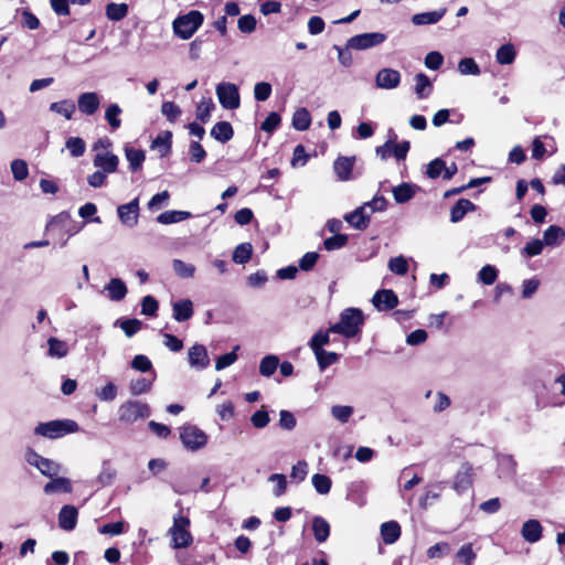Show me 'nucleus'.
Segmentation results:
<instances>
[{
	"mask_svg": "<svg viewBox=\"0 0 565 565\" xmlns=\"http://www.w3.org/2000/svg\"><path fill=\"white\" fill-rule=\"evenodd\" d=\"M76 106L71 99H63L61 102H54L50 105V110L63 116L65 119H72L75 113Z\"/></svg>",
	"mask_w": 565,
	"mask_h": 565,
	"instance_id": "36",
	"label": "nucleus"
},
{
	"mask_svg": "<svg viewBox=\"0 0 565 565\" xmlns=\"http://www.w3.org/2000/svg\"><path fill=\"white\" fill-rule=\"evenodd\" d=\"M215 93L221 106L234 110L241 105L238 87L230 82H222L216 85Z\"/></svg>",
	"mask_w": 565,
	"mask_h": 565,
	"instance_id": "8",
	"label": "nucleus"
},
{
	"mask_svg": "<svg viewBox=\"0 0 565 565\" xmlns=\"http://www.w3.org/2000/svg\"><path fill=\"white\" fill-rule=\"evenodd\" d=\"M161 113L170 122H175L182 111L173 102H164L161 106Z\"/></svg>",
	"mask_w": 565,
	"mask_h": 565,
	"instance_id": "57",
	"label": "nucleus"
},
{
	"mask_svg": "<svg viewBox=\"0 0 565 565\" xmlns=\"http://www.w3.org/2000/svg\"><path fill=\"white\" fill-rule=\"evenodd\" d=\"M233 135H234V131H233L232 125L228 121H218L211 129V136L215 140L223 142V143L231 140Z\"/></svg>",
	"mask_w": 565,
	"mask_h": 565,
	"instance_id": "31",
	"label": "nucleus"
},
{
	"mask_svg": "<svg viewBox=\"0 0 565 565\" xmlns=\"http://www.w3.org/2000/svg\"><path fill=\"white\" fill-rule=\"evenodd\" d=\"M416 189L417 186L414 184L402 183L397 186H394L392 193L396 203L403 204L411 201L414 198Z\"/></svg>",
	"mask_w": 565,
	"mask_h": 565,
	"instance_id": "27",
	"label": "nucleus"
},
{
	"mask_svg": "<svg viewBox=\"0 0 565 565\" xmlns=\"http://www.w3.org/2000/svg\"><path fill=\"white\" fill-rule=\"evenodd\" d=\"M364 323V315L358 308H347L340 315L339 322L332 324L329 331L345 338H353L360 333Z\"/></svg>",
	"mask_w": 565,
	"mask_h": 565,
	"instance_id": "1",
	"label": "nucleus"
},
{
	"mask_svg": "<svg viewBox=\"0 0 565 565\" xmlns=\"http://www.w3.org/2000/svg\"><path fill=\"white\" fill-rule=\"evenodd\" d=\"M65 147L74 158L82 157L86 150V143L79 137H70L65 142Z\"/></svg>",
	"mask_w": 565,
	"mask_h": 565,
	"instance_id": "46",
	"label": "nucleus"
},
{
	"mask_svg": "<svg viewBox=\"0 0 565 565\" xmlns=\"http://www.w3.org/2000/svg\"><path fill=\"white\" fill-rule=\"evenodd\" d=\"M203 21V14L200 11L192 10L174 19L172 23L173 32L178 38L189 40L202 25Z\"/></svg>",
	"mask_w": 565,
	"mask_h": 565,
	"instance_id": "3",
	"label": "nucleus"
},
{
	"mask_svg": "<svg viewBox=\"0 0 565 565\" xmlns=\"http://www.w3.org/2000/svg\"><path fill=\"white\" fill-rule=\"evenodd\" d=\"M446 13V9H440L430 12L416 13L412 18L415 25H426L437 23Z\"/></svg>",
	"mask_w": 565,
	"mask_h": 565,
	"instance_id": "32",
	"label": "nucleus"
},
{
	"mask_svg": "<svg viewBox=\"0 0 565 565\" xmlns=\"http://www.w3.org/2000/svg\"><path fill=\"white\" fill-rule=\"evenodd\" d=\"M386 35L381 32L362 33L348 40V49L367 50L382 44Z\"/></svg>",
	"mask_w": 565,
	"mask_h": 565,
	"instance_id": "10",
	"label": "nucleus"
},
{
	"mask_svg": "<svg viewBox=\"0 0 565 565\" xmlns=\"http://www.w3.org/2000/svg\"><path fill=\"white\" fill-rule=\"evenodd\" d=\"M139 211L140 207L138 198H135L129 203L121 204L117 207V214L121 224L129 228H132L138 224Z\"/></svg>",
	"mask_w": 565,
	"mask_h": 565,
	"instance_id": "11",
	"label": "nucleus"
},
{
	"mask_svg": "<svg viewBox=\"0 0 565 565\" xmlns=\"http://www.w3.org/2000/svg\"><path fill=\"white\" fill-rule=\"evenodd\" d=\"M312 484L319 494H327L331 489V479L326 475L316 473L312 476Z\"/></svg>",
	"mask_w": 565,
	"mask_h": 565,
	"instance_id": "49",
	"label": "nucleus"
},
{
	"mask_svg": "<svg viewBox=\"0 0 565 565\" xmlns=\"http://www.w3.org/2000/svg\"><path fill=\"white\" fill-rule=\"evenodd\" d=\"M107 292V298L111 301H120L127 295V286L120 278H111L104 287Z\"/></svg>",
	"mask_w": 565,
	"mask_h": 565,
	"instance_id": "21",
	"label": "nucleus"
},
{
	"mask_svg": "<svg viewBox=\"0 0 565 565\" xmlns=\"http://www.w3.org/2000/svg\"><path fill=\"white\" fill-rule=\"evenodd\" d=\"M190 526V520L181 514L174 516L173 525L169 530L172 536L173 548H184L192 544L193 537L188 530Z\"/></svg>",
	"mask_w": 565,
	"mask_h": 565,
	"instance_id": "5",
	"label": "nucleus"
},
{
	"mask_svg": "<svg viewBox=\"0 0 565 565\" xmlns=\"http://www.w3.org/2000/svg\"><path fill=\"white\" fill-rule=\"evenodd\" d=\"M116 324H119L128 338L134 337L142 327V322L138 319L117 320Z\"/></svg>",
	"mask_w": 565,
	"mask_h": 565,
	"instance_id": "47",
	"label": "nucleus"
},
{
	"mask_svg": "<svg viewBox=\"0 0 565 565\" xmlns=\"http://www.w3.org/2000/svg\"><path fill=\"white\" fill-rule=\"evenodd\" d=\"M125 156L129 162V168L131 171L139 170L142 167V163L146 159L143 150L136 149L129 146L125 147Z\"/></svg>",
	"mask_w": 565,
	"mask_h": 565,
	"instance_id": "34",
	"label": "nucleus"
},
{
	"mask_svg": "<svg viewBox=\"0 0 565 565\" xmlns=\"http://www.w3.org/2000/svg\"><path fill=\"white\" fill-rule=\"evenodd\" d=\"M72 491L73 487L71 480L64 477L52 478V480L43 487L45 494L71 493Z\"/></svg>",
	"mask_w": 565,
	"mask_h": 565,
	"instance_id": "22",
	"label": "nucleus"
},
{
	"mask_svg": "<svg viewBox=\"0 0 565 565\" xmlns=\"http://www.w3.org/2000/svg\"><path fill=\"white\" fill-rule=\"evenodd\" d=\"M381 535L385 544H394L401 536V526L396 521H388L381 525Z\"/></svg>",
	"mask_w": 565,
	"mask_h": 565,
	"instance_id": "28",
	"label": "nucleus"
},
{
	"mask_svg": "<svg viewBox=\"0 0 565 565\" xmlns=\"http://www.w3.org/2000/svg\"><path fill=\"white\" fill-rule=\"evenodd\" d=\"M445 169V161L440 158H436L430 161L427 166L426 175L429 179H437L443 175Z\"/></svg>",
	"mask_w": 565,
	"mask_h": 565,
	"instance_id": "64",
	"label": "nucleus"
},
{
	"mask_svg": "<svg viewBox=\"0 0 565 565\" xmlns=\"http://www.w3.org/2000/svg\"><path fill=\"white\" fill-rule=\"evenodd\" d=\"M78 424L72 419H55L45 423H40L35 428V435L55 439L70 433L78 431Z\"/></svg>",
	"mask_w": 565,
	"mask_h": 565,
	"instance_id": "2",
	"label": "nucleus"
},
{
	"mask_svg": "<svg viewBox=\"0 0 565 565\" xmlns=\"http://www.w3.org/2000/svg\"><path fill=\"white\" fill-rule=\"evenodd\" d=\"M188 361L191 367L202 371L210 364L207 350L202 344H194L189 349Z\"/></svg>",
	"mask_w": 565,
	"mask_h": 565,
	"instance_id": "13",
	"label": "nucleus"
},
{
	"mask_svg": "<svg viewBox=\"0 0 565 565\" xmlns=\"http://www.w3.org/2000/svg\"><path fill=\"white\" fill-rule=\"evenodd\" d=\"M78 510L71 504L62 507L58 512V526L64 531H73L76 527Z\"/></svg>",
	"mask_w": 565,
	"mask_h": 565,
	"instance_id": "16",
	"label": "nucleus"
},
{
	"mask_svg": "<svg viewBox=\"0 0 565 565\" xmlns=\"http://www.w3.org/2000/svg\"><path fill=\"white\" fill-rule=\"evenodd\" d=\"M269 482L275 483V488L273 490V493L275 497L282 495L287 490V478L282 473H273L268 478Z\"/></svg>",
	"mask_w": 565,
	"mask_h": 565,
	"instance_id": "53",
	"label": "nucleus"
},
{
	"mask_svg": "<svg viewBox=\"0 0 565 565\" xmlns=\"http://www.w3.org/2000/svg\"><path fill=\"white\" fill-rule=\"evenodd\" d=\"M372 303L380 311L391 310L398 305V297L392 289H381L373 296Z\"/></svg>",
	"mask_w": 565,
	"mask_h": 565,
	"instance_id": "14",
	"label": "nucleus"
},
{
	"mask_svg": "<svg viewBox=\"0 0 565 565\" xmlns=\"http://www.w3.org/2000/svg\"><path fill=\"white\" fill-rule=\"evenodd\" d=\"M128 13V6L126 3L110 2L106 7V15L111 21H120Z\"/></svg>",
	"mask_w": 565,
	"mask_h": 565,
	"instance_id": "44",
	"label": "nucleus"
},
{
	"mask_svg": "<svg viewBox=\"0 0 565 565\" xmlns=\"http://www.w3.org/2000/svg\"><path fill=\"white\" fill-rule=\"evenodd\" d=\"M388 268L392 273L403 276L408 271V264L405 257L397 256L388 260Z\"/></svg>",
	"mask_w": 565,
	"mask_h": 565,
	"instance_id": "55",
	"label": "nucleus"
},
{
	"mask_svg": "<svg viewBox=\"0 0 565 565\" xmlns=\"http://www.w3.org/2000/svg\"><path fill=\"white\" fill-rule=\"evenodd\" d=\"M152 387V380L147 377L132 379L129 383V393L132 396H139L148 393Z\"/></svg>",
	"mask_w": 565,
	"mask_h": 565,
	"instance_id": "39",
	"label": "nucleus"
},
{
	"mask_svg": "<svg viewBox=\"0 0 565 565\" xmlns=\"http://www.w3.org/2000/svg\"><path fill=\"white\" fill-rule=\"evenodd\" d=\"M456 557L465 565H472L476 559V553L472 550V544L468 543L462 545L457 552Z\"/></svg>",
	"mask_w": 565,
	"mask_h": 565,
	"instance_id": "54",
	"label": "nucleus"
},
{
	"mask_svg": "<svg viewBox=\"0 0 565 565\" xmlns=\"http://www.w3.org/2000/svg\"><path fill=\"white\" fill-rule=\"evenodd\" d=\"M96 396L103 402H111L117 396V386L109 382L104 387L96 391Z\"/></svg>",
	"mask_w": 565,
	"mask_h": 565,
	"instance_id": "63",
	"label": "nucleus"
},
{
	"mask_svg": "<svg viewBox=\"0 0 565 565\" xmlns=\"http://www.w3.org/2000/svg\"><path fill=\"white\" fill-rule=\"evenodd\" d=\"M401 83V73L393 68H382L375 76V84L381 89H394Z\"/></svg>",
	"mask_w": 565,
	"mask_h": 565,
	"instance_id": "12",
	"label": "nucleus"
},
{
	"mask_svg": "<svg viewBox=\"0 0 565 565\" xmlns=\"http://www.w3.org/2000/svg\"><path fill=\"white\" fill-rule=\"evenodd\" d=\"M543 533V526L535 519L525 521L521 529V535L527 543H536L541 540Z\"/></svg>",
	"mask_w": 565,
	"mask_h": 565,
	"instance_id": "19",
	"label": "nucleus"
},
{
	"mask_svg": "<svg viewBox=\"0 0 565 565\" xmlns=\"http://www.w3.org/2000/svg\"><path fill=\"white\" fill-rule=\"evenodd\" d=\"M311 124L310 113L306 108H299L294 113L292 127L296 130L303 131L309 128Z\"/></svg>",
	"mask_w": 565,
	"mask_h": 565,
	"instance_id": "40",
	"label": "nucleus"
},
{
	"mask_svg": "<svg viewBox=\"0 0 565 565\" xmlns=\"http://www.w3.org/2000/svg\"><path fill=\"white\" fill-rule=\"evenodd\" d=\"M172 313L174 320L183 322L193 316V303L190 299L180 300L173 303Z\"/></svg>",
	"mask_w": 565,
	"mask_h": 565,
	"instance_id": "24",
	"label": "nucleus"
},
{
	"mask_svg": "<svg viewBox=\"0 0 565 565\" xmlns=\"http://www.w3.org/2000/svg\"><path fill=\"white\" fill-rule=\"evenodd\" d=\"M279 365V359L276 355L269 354L262 359L259 363V373L265 377L271 376Z\"/></svg>",
	"mask_w": 565,
	"mask_h": 565,
	"instance_id": "41",
	"label": "nucleus"
},
{
	"mask_svg": "<svg viewBox=\"0 0 565 565\" xmlns=\"http://www.w3.org/2000/svg\"><path fill=\"white\" fill-rule=\"evenodd\" d=\"M476 210V205L467 199L458 200L450 210V221L452 223L460 222L468 212Z\"/></svg>",
	"mask_w": 565,
	"mask_h": 565,
	"instance_id": "25",
	"label": "nucleus"
},
{
	"mask_svg": "<svg viewBox=\"0 0 565 565\" xmlns=\"http://www.w3.org/2000/svg\"><path fill=\"white\" fill-rule=\"evenodd\" d=\"M354 160V157H340L334 161L333 170L338 175L339 180L348 181L351 179Z\"/></svg>",
	"mask_w": 565,
	"mask_h": 565,
	"instance_id": "23",
	"label": "nucleus"
},
{
	"mask_svg": "<svg viewBox=\"0 0 565 565\" xmlns=\"http://www.w3.org/2000/svg\"><path fill=\"white\" fill-rule=\"evenodd\" d=\"M11 172L17 181H23L28 178L29 169L24 160L15 159L11 162Z\"/></svg>",
	"mask_w": 565,
	"mask_h": 565,
	"instance_id": "51",
	"label": "nucleus"
},
{
	"mask_svg": "<svg viewBox=\"0 0 565 565\" xmlns=\"http://www.w3.org/2000/svg\"><path fill=\"white\" fill-rule=\"evenodd\" d=\"M122 110L118 104H110L105 111V119L113 130H116L120 127L121 120L120 115Z\"/></svg>",
	"mask_w": 565,
	"mask_h": 565,
	"instance_id": "43",
	"label": "nucleus"
},
{
	"mask_svg": "<svg viewBox=\"0 0 565 565\" xmlns=\"http://www.w3.org/2000/svg\"><path fill=\"white\" fill-rule=\"evenodd\" d=\"M252 253V245L249 243H242L235 247L232 259L234 263L243 265L250 259Z\"/></svg>",
	"mask_w": 565,
	"mask_h": 565,
	"instance_id": "42",
	"label": "nucleus"
},
{
	"mask_svg": "<svg viewBox=\"0 0 565 565\" xmlns=\"http://www.w3.org/2000/svg\"><path fill=\"white\" fill-rule=\"evenodd\" d=\"M516 52L511 43H505L501 45L495 54L497 62L501 65L512 64L515 60Z\"/></svg>",
	"mask_w": 565,
	"mask_h": 565,
	"instance_id": "37",
	"label": "nucleus"
},
{
	"mask_svg": "<svg viewBox=\"0 0 565 565\" xmlns=\"http://www.w3.org/2000/svg\"><path fill=\"white\" fill-rule=\"evenodd\" d=\"M371 212L366 211V207L362 205L355 209L353 212L344 215V220L355 230H365L369 226Z\"/></svg>",
	"mask_w": 565,
	"mask_h": 565,
	"instance_id": "18",
	"label": "nucleus"
},
{
	"mask_svg": "<svg viewBox=\"0 0 565 565\" xmlns=\"http://www.w3.org/2000/svg\"><path fill=\"white\" fill-rule=\"evenodd\" d=\"M100 105V97L95 92H86L78 96L77 107L78 110L86 116L94 115Z\"/></svg>",
	"mask_w": 565,
	"mask_h": 565,
	"instance_id": "15",
	"label": "nucleus"
},
{
	"mask_svg": "<svg viewBox=\"0 0 565 565\" xmlns=\"http://www.w3.org/2000/svg\"><path fill=\"white\" fill-rule=\"evenodd\" d=\"M24 459L30 466L36 468L45 477L53 478L61 471L60 463L49 458L42 457L32 448L26 449Z\"/></svg>",
	"mask_w": 565,
	"mask_h": 565,
	"instance_id": "6",
	"label": "nucleus"
},
{
	"mask_svg": "<svg viewBox=\"0 0 565 565\" xmlns=\"http://www.w3.org/2000/svg\"><path fill=\"white\" fill-rule=\"evenodd\" d=\"M214 107L211 98L201 100L196 107V118L202 122H206Z\"/></svg>",
	"mask_w": 565,
	"mask_h": 565,
	"instance_id": "50",
	"label": "nucleus"
},
{
	"mask_svg": "<svg viewBox=\"0 0 565 565\" xmlns=\"http://www.w3.org/2000/svg\"><path fill=\"white\" fill-rule=\"evenodd\" d=\"M348 243V236L344 234H335L328 237L323 242V246L327 250H335L344 247Z\"/></svg>",
	"mask_w": 565,
	"mask_h": 565,
	"instance_id": "56",
	"label": "nucleus"
},
{
	"mask_svg": "<svg viewBox=\"0 0 565 565\" xmlns=\"http://www.w3.org/2000/svg\"><path fill=\"white\" fill-rule=\"evenodd\" d=\"M353 407L348 405H333L331 407V415L338 422L345 424L353 415Z\"/></svg>",
	"mask_w": 565,
	"mask_h": 565,
	"instance_id": "48",
	"label": "nucleus"
},
{
	"mask_svg": "<svg viewBox=\"0 0 565 565\" xmlns=\"http://www.w3.org/2000/svg\"><path fill=\"white\" fill-rule=\"evenodd\" d=\"M94 167L106 173H114L117 171L119 159L116 154L110 152H98L93 159Z\"/></svg>",
	"mask_w": 565,
	"mask_h": 565,
	"instance_id": "17",
	"label": "nucleus"
},
{
	"mask_svg": "<svg viewBox=\"0 0 565 565\" xmlns=\"http://www.w3.org/2000/svg\"><path fill=\"white\" fill-rule=\"evenodd\" d=\"M47 355L54 359H63L68 354V345L65 341L51 337L47 340Z\"/></svg>",
	"mask_w": 565,
	"mask_h": 565,
	"instance_id": "33",
	"label": "nucleus"
},
{
	"mask_svg": "<svg viewBox=\"0 0 565 565\" xmlns=\"http://www.w3.org/2000/svg\"><path fill=\"white\" fill-rule=\"evenodd\" d=\"M315 355L321 371L327 369L329 365L335 363L339 359V355L337 353L328 352L326 350L317 352Z\"/></svg>",
	"mask_w": 565,
	"mask_h": 565,
	"instance_id": "59",
	"label": "nucleus"
},
{
	"mask_svg": "<svg viewBox=\"0 0 565 565\" xmlns=\"http://www.w3.org/2000/svg\"><path fill=\"white\" fill-rule=\"evenodd\" d=\"M149 416V405L137 399L126 401L118 408V419L125 424H131Z\"/></svg>",
	"mask_w": 565,
	"mask_h": 565,
	"instance_id": "4",
	"label": "nucleus"
},
{
	"mask_svg": "<svg viewBox=\"0 0 565 565\" xmlns=\"http://www.w3.org/2000/svg\"><path fill=\"white\" fill-rule=\"evenodd\" d=\"M516 462L510 455L498 458V475L501 479H512L515 475Z\"/></svg>",
	"mask_w": 565,
	"mask_h": 565,
	"instance_id": "26",
	"label": "nucleus"
},
{
	"mask_svg": "<svg viewBox=\"0 0 565 565\" xmlns=\"http://www.w3.org/2000/svg\"><path fill=\"white\" fill-rule=\"evenodd\" d=\"M180 438L183 446L191 451L203 448L207 443V435L194 425H186L181 428Z\"/></svg>",
	"mask_w": 565,
	"mask_h": 565,
	"instance_id": "9",
	"label": "nucleus"
},
{
	"mask_svg": "<svg viewBox=\"0 0 565 565\" xmlns=\"http://www.w3.org/2000/svg\"><path fill=\"white\" fill-rule=\"evenodd\" d=\"M565 237V231L557 226V225H551L547 227L543 233V243L547 246H555L559 244L563 238Z\"/></svg>",
	"mask_w": 565,
	"mask_h": 565,
	"instance_id": "35",
	"label": "nucleus"
},
{
	"mask_svg": "<svg viewBox=\"0 0 565 565\" xmlns=\"http://www.w3.org/2000/svg\"><path fill=\"white\" fill-rule=\"evenodd\" d=\"M478 277L484 285H492L498 277V270L492 265H486L480 269Z\"/></svg>",
	"mask_w": 565,
	"mask_h": 565,
	"instance_id": "62",
	"label": "nucleus"
},
{
	"mask_svg": "<svg viewBox=\"0 0 565 565\" xmlns=\"http://www.w3.org/2000/svg\"><path fill=\"white\" fill-rule=\"evenodd\" d=\"M117 477V470L113 467L109 460H104L102 463L100 472L97 476V483L100 487H108L114 483Z\"/></svg>",
	"mask_w": 565,
	"mask_h": 565,
	"instance_id": "30",
	"label": "nucleus"
},
{
	"mask_svg": "<svg viewBox=\"0 0 565 565\" xmlns=\"http://www.w3.org/2000/svg\"><path fill=\"white\" fill-rule=\"evenodd\" d=\"M172 268L180 278H192L195 273V266L192 264L184 263L181 259L172 260Z\"/></svg>",
	"mask_w": 565,
	"mask_h": 565,
	"instance_id": "45",
	"label": "nucleus"
},
{
	"mask_svg": "<svg viewBox=\"0 0 565 565\" xmlns=\"http://www.w3.org/2000/svg\"><path fill=\"white\" fill-rule=\"evenodd\" d=\"M190 217L191 213L188 211H166L157 217V221L160 224H173L182 222Z\"/></svg>",
	"mask_w": 565,
	"mask_h": 565,
	"instance_id": "38",
	"label": "nucleus"
},
{
	"mask_svg": "<svg viewBox=\"0 0 565 565\" xmlns=\"http://www.w3.org/2000/svg\"><path fill=\"white\" fill-rule=\"evenodd\" d=\"M329 330L328 332H317L310 340V348L312 349L313 353L316 354L317 352H320V351H324L322 349L323 345L328 344L329 341H330V338H329Z\"/></svg>",
	"mask_w": 565,
	"mask_h": 565,
	"instance_id": "60",
	"label": "nucleus"
},
{
	"mask_svg": "<svg viewBox=\"0 0 565 565\" xmlns=\"http://www.w3.org/2000/svg\"><path fill=\"white\" fill-rule=\"evenodd\" d=\"M397 135H394V138H388L386 142L375 149V153L382 160H386L391 157H394L396 160H404L407 157V153L411 148V143L407 140H404L399 143L396 142Z\"/></svg>",
	"mask_w": 565,
	"mask_h": 565,
	"instance_id": "7",
	"label": "nucleus"
},
{
	"mask_svg": "<svg viewBox=\"0 0 565 565\" xmlns=\"http://www.w3.org/2000/svg\"><path fill=\"white\" fill-rule=\"evenodd\" d=\"M472 484V467L463 463L455 476L454 489L461 493L468 490Z\"/></svg>",
	"mask_w": 565,
	"mask_h": 565,
	"instance_id": "20",
	"label": "nucleus"
},
{
	"mask_svg": "<svg viewBox=\"0 0 565 565\" xmlns=\"http://www.w3.org/2000/svg\"><path fill=\"white\" fill-rule=\"evenodd\" d=\"M458 71L462 75H479L480 68L478 64L471 57H463L458 64Z\"/></svg>",
	"mask_w": 565,
	"mask_h": 565,
	"instance_id": "52",
	"label": "nucleus"
},
{
	"mask_svg": "<svg viewBox=\"0 0 565 565\" xmlns=\"http://www.w3.org/2000/svg\"><path fill=\"white\" fill-rule=\"evenodd\" d=\"M273 88L271 85L267 82L256 83L254 86V98L257 102H265L271 95Z\"/></svg>",
	"mask_w": 565,
	"mask_h": 565,
	"instance_id": "58",
	"label": "nucleus"
},
{
	"mask_svg": "<svg viewBox=\"0 0 565 565\" xmlns=\"http://www.w3.org/2000/svg\"><path fill=\"white\" fill-rule=\"evenodd\" d=\"M312 532L318 543H323L330 535V524L322 516H315L312 519Z\"/></svg>",
	"mask_w": 565,
	"mask_h": 565,
	"instance_id": "29",
	"label": "nucleus"
},
{
	"mask_svg": "<svg viewBox=\"0 0 565 565\" xmlns=\"http://www.w3.org/2000/svg\"><path fill=\"white\" fill-rule=\"evenodd\" d=\"M269 414L264 407L262 409L256 411L250 416V423L257 429L265 428L269 424Z\"/></svg>",
	"mask_w": 565,
	"mask_h": 565,
	"instance_id": "61",
	"label": "nucleus"
}]
</instances>
